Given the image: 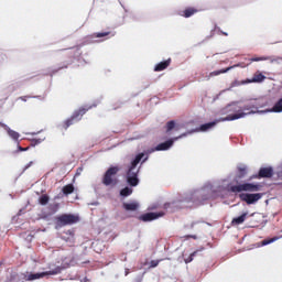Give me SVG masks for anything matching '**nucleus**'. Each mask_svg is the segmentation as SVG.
<instances>
[{"instance_id": "obj_32", "label": "nucleus", "mask_w": 282, "mask_h": 282, "mask_svg": "<svg viewBox=\"0 0 282 282\" xmlns=\"http://www.w3.org/2000/svg\"><path fill=\"white\" fill-rule=\"evenodd\" d=\"M30 148H22L21 145H19V151H28Z\"/></svg>"}, {"instance_id": "obj_37", "label": "nucleus", "mask_w": 282, "mask_h": 282, "mask_svg": "<svg viewBox=\"0 0 282 282\" xmlns=\"http://www.w3.org/2000/svg\"><path fill=\"white\" fill-rule=\"evenodd\" d=\"M149 160V156H145L142 162H147Z\"/></svg>"}, {"instance_id": "obj_34", "label": "nucleus", "mask_w": 282, "mask_h": 282, "mask_svg": "<svg viewBox=\"0 0 282 282\" xmlns=\"http://www.w3.org/2000/svg\"><path fill=\"white\" fill-rule=\"evenodd\" d=\"M48 215L42 214L41 218L42 219H47Z\"/></svg>"}, {"instance_id": "obj_39", "label": "nucleus", "mask_w": 282, "mask_h": 282, "mask_svg": "<svg viewBox=\"0 0 282 282\" xmlns=\"http://www.w3.org/2000/svg\"><path fill=\"white\" fill-rule=\"evenodd\" d=\"M193 226H195V224H192V228H193Z\"/></svg>"}, {"instance_id": "obj_31", "label": "nucleus", "mask_w": 282, "mask_h": 282, "mask_svg": "<svg viewBox=\"0 0 282 282\" xmlns=\"http://www.w3.org/2000/svg\"><path fill=\"white\" fill-rule=\"evenodd\" d=\"M41 142H43L42 139H33V140H32V143H33V144H41Z\"/></svg>"}, {"instance_id": "obj_17", "label": "nucleus", "mask_w": 282, "mask_h": 282, "mask_svg": "<svg viewBox=\"0 0 282 282\" xmlns=\"http://www.w3.org/2000/svg\"><path fill=\"white\" fill-rule=\"evenodd\" d=\"M246 217H248V213H243L242 215L234 218L231 220L232 226H241V224H243V221H246Z\"/></svg>"}, {"instance_id": "obj_3", "label": "nucleus", "mask_w": 282, "mask_h": 282, "mask_svg": "<svg viewBox=\"0 0 282 282\" xmlns=\"http://www.w3.org/2000/svg\"><path fill=\"white\" fill-rule=\"evenodd\" d=\"M120 172V167L118 166H110L102 177V184L104 186H110L113 188V186H118V173Z\"/></svg>"}, {"instance_id": "obj_2", "label": "nucleus", "mask_w": 282, "mask_h": 282, "mask_svg": "<svg viewBox=\"0 0 282 282\" xmlns=\"http://www.w3.org/2000/svg\"><path fill=\"white\" fill-rule=\"evenodd\" d=\"M80 217L74 214H62L55 217V228H65V226H74L78 224Z\"/></svg>"}, {"instance_id": "obj_35", "label": "nucleus", "mask_w": 282, "mask_h": 282, "mask_svg": "<svg viewBox=\"0 0 282 282\" xmlns=\"http://www.w3.org/2000/svg\"><path fill=\"white\" fill-rule=\"evenodd\" d=\"M30 166H32V162H30V163L25 166V169H30Z\"/></svg>"}, {"instance_id": "obj_36", "label": "nucleus", "mask_w": 282, "mask_h": 282, "mask_svg": "<svg viewBox=\"0 0 282 282\" xmlns=\"http://www.w3.org/2000/svg\"><path fill=\"white\" fill-rule=\"evenodd\" d=\"M221 34H223L224 36H228V33H226V32H221Z\"/></svg>"}, {"instance_id": "obj_38", "label": "nucleus", "mask_w": 282, "mask_h": 282, "mask_svg": "<svg viewBox=\"0 0 282 282\" xmlns=\"http://www.w3.org/2000/svg\"><path fill=\"white\" fill-rule=\"evenodd\" d=\"M72 239H73V241H74V235H72Z\"/></svg>"}, {"instance_id": "obj_20", "label": "nucleus", "mask_w": 282, "mask_h": 282, "mask_svg": "<svg viewBox=\"0 0 282 282\" xmlns=\"http://www.w3.org/2000/svg\"><path fill=\"white\" fill-rule=\"evenodd\" d=\"M140 207V205L135 202L133 203H123V208L124 210H138V208Z\"/></svg>"}, {"instance_id": "obj_22", "label": "nucleus", "mask_w": 282, "mask_h": 282, "mask_svg": "<svg viewBox=\"0 0 282 282\" xmlns=\"http://www.w3.org/2000/svg\"><path fill=\"white\" fill-rule=\"evenodd\" d=\"M74 191H75L74 184H67L62 188V192L64 195H72Z\"/></svg>"}, {"instance_id": "obj_21", "label": "nucleus", "mask_w": 282, "mask_h": 282, "mask_svg": "<svg viewBox=\"0 0 282 282\" xmlns=\"http://www.w3.org/2000/svg\"><path fill=\"white\" fill-rule=\"evenodd\" d=\"M234 67H236V66H229V67L223 68L220 70H214L209 74V76L213 77V76H219V74H227V72H230V69H234Z\"/></svg>"}, {"instance_id": "obj_27", "label": "nucleus", "mask_w": 282, "mask_h": 282, "mask_svg": "<svg viewBox=\"0 0 282 282\" xmlns=\"http://www.w3.org/2000/svg\"><path fill=\"white\" fill-rule=\"evenodd\" d=\"M215 124H216L215 122L204 123L199 127V131H208V129H213Z\"/></svg>"}, {"instance_id": "obj_15", "label": "nucleus", "mask_w": 282, "mask_h": 282, "mask_svg": "<svg viewBox=\"0 0 282 282\" xmlns=\"http://www.w3.org/2000/svg\"><path fill=\"white\" fill-rule=\"evenodd\" d=\"M171 65V58L160 62L159 64L155 65L154 72H164L169 66Z\"/></svg>"}, {"instance_id": "obj_5", "label": "nucleus", "mask_w": 282, "mask_h": 282, "mask_svg": "<svg viewBox=\"0 0 282 282\" xmlns=\"http://www.w3.org/2000/svg\"><path fill=\"white\" fill-rule=\"evenodd\" d=\"M262 185L259 183H242L230 186L231 193H258L261 191Z\"/></svg>"}, {"instance_id": "obj_12", "label": "nucleus", "mask_w": 282, "mask_h": 282, "mask_svg": "<svg viewBox=\"0 0 282 282\" xmlns=\"http://www.w3.org/2000/svg\"><path fill=\"white\" fill-rule=\"evenodd\" d=\"M174 142L175 141L173 139H170L163 143L158 144L152 151H169V149L173 147Z\"/></svg>"}, {"instance_id": "obj_6", "label": "nucleus", "mask_w": 282, "mask_h": 282, "mask_svg": "<svg viewBox=\"0 0 282 282\" xmlns=\"http://www.w3.org/2000/svg\"><path fill=\"white\" fill-rule=\"evenodd\" d=\"M258 109L254 105H247L241 108V112L229 115L223 119V122L239 120V118H246V116H250V113H263V111L253 110Z\"/></svg>"}, {"instance_id": "obj_23", "label": "nucleus", "mask_w": 282, "mask_h": 282, "mask_svg": "<svg viewBox=\"0 0 282 282\" xmlns=\"http://www.w3.org/2000/svg\"><path fill=\"white\" fill-rule=\"evenodd\" d=\"M105 36H116V33H112L111 31L94 33L95 39H102Z\"/></svg>"}, {"instance_id": "obj_8", "label": "nucleus", "mask_w": 282, "mask_h": 282, "mask_svg": "<svg viewBox=\"0 0 282 282\" xmlns=\"http://www.w3.org/2000/svg\"><path fill=\"white\" fill-rule=\"evenodd\" d=\"M261 197H263V195L260 193H257V194L241 193V194H239V199L241 202H246L249 206L252 204H257V202H259V199H261Z\"/></svg>"}, {"instance_id": "obj_11", "label": "nucleus", "mask_w": 282, "mask_h": 282, "mask_svg": "<svg viewBox=\"0 0 282 282\" xmlns=\"http://www.w3.org/2000/svg\"><path fill=\"white\" fill-rule=\"evenodd\" d=\"M0 127L2 129H4V131H7L8 135H10L12 138V140L19 141V139L21 138V134L12 129H10V127H8V124L3 123L0 121Z\"/></svg>"}, {"instance_id": "obj_18", "label": "nucleus", "mask_w": 282, "mask_h": 282, "mask_svg": "<svg viewBox=\"0 0 282 282\" xmlns=\"http://www.w3.org/2000/svg\"><path fill=\"white\" fill-rule=\"evenodd\" d=\"M264 80V75H262L261 73H256L251 79L247 80V83H263Z\"/></svg>"}, {"instance_id": "obj_29", "label": "nucleus", "mask_w": 282, "mask_h": 282, "mask_svg": "<svg viewBox=\"0 0 282 282\" xmlns=\"http://www.w3.org/2000/svg\"><path fill=\"white\" fill-rule=\"evenodd\" d=\"M197 254V251L192 252L188 258L184 259L185 263H191L194 259V257Z\"/></svg>"}, {"instance_id": "obj_1", "label": "nucleus", "mask_w": 282, "mask_h": 282, "mask_svg": "<svg viewBox=\"0 0 282 282\" xmlns=\"http://www.w3.org/2000/svg\"><path fill=\"white\" fill-rule=\"evenodd\" d=\"M142 158H144V153H139L135 155L134 160L131 162L130 167L127 172V182L130 186H138L140 184V180L138 178V173H140V167L138 165L142 162Z\"/></svg>"}, {"instance_id": "obj_30", "label": "nucleus", "mask_w": 282, "mask_h": 282, "mask_svg": "<svg viewBox=\"0 0 282 282\" xmlns=\"http://www.w3.org/2000/svg\"><path fill=\"white\" fill-rule=\"evenodd\" d=\"M161 261H163L162 259L160 260H152L150 262V268H158V265H160Z\"/></svg>"}, {"instance_id": "obj_13", "label": "nucleus", "mask_w": 282, "mask_h": 282, "mask_svg": "<svg viewBox=\"0 0 282 282\" xmlns=\"http://www.w3.org/2000/svg\"><path fill=\"white\" fill-rule=\"evenodd\" d=\"M197 9L193 8V7H188L185 10L181 11V17H184L185 19H191V17H193V14H197Z\"/></svg>"}, {"instance_id": "obj_33", "label": "nucleus", "mask_w": 282, "mask_h": 282, "mask_svg": "<svg viewBox=\"0 0 282 282\" xmlns=\"http://www.w3.org/2000/svg\"><path fill=\"white\" fill-rule=\"evenodd\" d=\"M187 239H197L195 235L187 236Z\"/></svg>"}, {"instance_id": "obj_24", "label": "nucleus", "mask_w": 282, "mask_h": 282, "mask_svg": "<svg viewBox=\"0 0 282 282\" xmlns=\"http://www.w3.org/2000/svg\"><path fill=\"white\" fill-rule=\"evenodd\" d=\"M279 239H282V236H275L273 238L264 239L262 240V246H270V243H274V241H279Z\"/></svg>"}, {"instance_id": "obj_7", "label": "nucleus", "mask_w": 282, "mask_h": 282, "mask_svg": "<svg viewBox=\"0 0 282 282\" xmlns=\"http://www.w3.org/2000/svg\"><path fill=\"white\" fill-rule=\"evenodd\" d=\"M61 267H56L55 269L42 273H30L26 272L23 274L24 281H36L37 279H43V276H50L54 274H61Z\"/></svg>"}, {"instance_id": "obj_25", "label": "nucleus", "mask_w": 282, "mask_h": 282, "mask_svg": "<svg viewBox=\"0 0 282 282\" xmlns=\"http://www.w3.org/2000/svg\"><path fill=\"white\" fill-rule=\"evenodd\" d=\"M39 202L41 206H47V204L50 203V196L46 194H43L42 196H40Z\"/></svg>"}, {"instance_id": "obj_4", "label": "nucleus", "mask_w": 282, "mask_h": 282, "mask_svg": "<svg viewBox=\"0 0 282 282\" xmlns=\"http://www.w3.org/2000/svg\"><path fill=\"white\" fill-rule=\"evenodd\" d=\"M89 109H91V106H84V107H80L78 110H75L73 115L64 121L63 129L67 130L75 122H79V120H83V116L87 113Z\"/></svg>"}, {"instance_id": "obj_10", "label": "nucleus", "mask_w": 282, "mask_h": 282, "mask_svg": "<svg viewBox=\"0 0 282 282\" xmlns=\"http://www.w3.org/2000/svg\"><path fill=\"white\" fill-rule=\"evenodd\" d=\"M160 217H164V212L159 213H147L139 217L141 221H155V219H160Z\"/></svg>"}, {"instance_id": "obj_9", "label": "nucleus", "mask_w": 282, "mask_h": 282, "mask_svg": "<svg viewBox=\"0 0 282 282\" xmlns=\"http://www.w3.org/2000/svg\"><path fill=\"white\" fill-rule=\"evenodd\" d=\"M274 175V170L272 167H261L259 173L250 176L249 180H261L263 177H272Z\"/></svg>"}, {"instance_id": "obj_19", "label": "nucleus", "mask_w": 282, "mask_h": 282, "mask_svg": "<svg viewBox=\"0 0 282 282\" xmlns=\"http://www.w3.org/2000/svg\"><path fill=\"white\" fill-rule=\"evenodd\" d=\"M267 111H270L272 113H281L282 112V98L279 99L274 106L272 107V109H269Z\"/></svg>"}, {"instance_id": "obj_26", "label": "nucleus", "mask_w": 282, "mask_h": 282, "mask_svg": "<svg viewBox=\"0 0 282 282\" xmlns=\"http://www.w3.org/2000/svg\"><path fill=\"white\" fill-rule=\"evenodd\" d=\"M133 193V189L131 187H124L120 191L121 197H129Z\"/></svg>"}, {"instance_id": "obj_14", "label": "nucleus", "mask_w": 282, "mask_h": 282, "mask_svg": "<svg viewBox=\"0 0 282 282\" xmlns=\"http://www.w3.org/2000/svg\"><path fill=\"white\" fill-rule=\"evenodd\" d=\"M260 61H271V63L282 61V57H276L275 59H272L271 56H260V57H251L250 63H259Z\"/></svg>"}, {"instance_id": "obj_16", "label": "nucleus", "mask_w": 282, "mask_h": 282, "mask_svg": "<svg viewBox=\"0 0 282 282\" xmlns=\"http://www.w3.org/2000/svg\"><path fill=\"white\" fill-rule=\"evenodd\" d=\"M248 175V166L239 165L238 166V174L236 176L237 180H243V177Z\"/></svg>"}, {"instance_id": "obj_28", "label": "nucleus", "mask_w": 282, "mask_h": 282, "mask_svg": "<svg viewBox=\"0 0 282 282\" xmlns=\"http://www.w3.org/2000/svg\"><path fill=\"white\" fill-rule=\"evenodd\" d=\"M173 129H175V121H169L166 123V131H173Z\"/></svg>"}]
</instances>
